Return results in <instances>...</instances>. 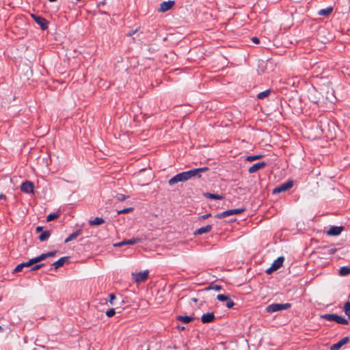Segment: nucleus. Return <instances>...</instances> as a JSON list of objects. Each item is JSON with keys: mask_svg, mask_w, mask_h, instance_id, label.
I'll return each mask as SVG.
<instances>
[{"mask_svg": "<svg viewBox=\"0 0 350 350\" xmlns=\"http://www.w3.org/2000/svg\"><path fill=\"white\" fill-rule=\"evenodd\" d=\"M270 93H271L270 90H266L258 94L257 98L258 99H264V98H267V96H269Z\"/></svg>", "mask_w": 350, "mask_h": 350, "instance_id": "nucleus-25", "label": "nucleus"}, {"mask_svg": "<svg viewBox=\"0 0 350 350\" xmlns=\"http://www.w3.org/2000/svg\"><path fill=\"white\" fill-rule=\"evenodd\" d=\"M135 31H130L128 33L127 36H131L132 35H133L135 33Z\"/></svg>", "mask_w": 350, "mask_h": 350, "instance_id": "nucleus-46", "label": "nucleus"}, {"mask_svg": "<svg viewBox=\"0 0 350 350\" xmlns=\"http://www.w3.org/2000/svg\"><path fill=\"white\" fill-rule=\"evenodd\" d=\"M116 312H115V309L113 308H111V309H109V310H107L106 312V315L108 317H112L114 314H115Z\"/></svg>", "mask_w": 350, "mask_h": 350, "instance_id": "nucleus-35", "label": "nucleus"}, {"mask_svg": "<svg viewBox=\"0 0 350 350\" xmlns=\"http://www.w3.org/2000/svg\"><path fill=\"white\" fill-rule=\"evenodd\" d=\"M282 310H284V304H273L269 305L266 308L267 312L270 313L280 311Z\"/></svg>", "mask_w": 350, "mask_h": 350, "instance_id": "nucleus-9", "label": "nucleus"}, {"mask_svg": "<svg viewBox=\"0 0 350 350\" xmlns=\"http://www.w3.org/2000/svg\"><path fill=\"white\" fill-rule=\"evenodd\" d=\"M204 196L208 198H210V199H213V200H222L224 199V196H221V195H219V194H213V193H205L204 194Z\"/></svg>", "mask_w": 350, "mask_h": 350, "instance_id": "nucleus-23", "label": "nucleus"}, {"mask_svg": "<svg viewBox=\"0 0 350 350\" xmlns=\"http://www.w3.org/2000/svg\"><path fill=\"white\" fill-rule=\"evenodd\" d=\"M177 319L183 323H188L193 321V319L188 316H178Z\"/></svg>", "mask_w": 350, "mask_h": 350, "instance_id": "nucleus-26", "label": "nucleus"}, {"mask_svg": "<svg viewBox=\"0 0 350 350\" xmlns=\"http://www.w3.org/2000/svg\"><path fill=\"white\" fill-rule=\"evenodd\" d=\"M46 258V254H42L41 255L35 257L33 258H31L29 260V264L33 265L34 264H36L42 260H44Z\"/></svg>", "mask_w": 350, "mask_h": 350, "instance_id": "nucleus-15", "label": "nucleus"}, {"mask_svg": "<svg viewBox=\"0 0 350 350\" xmlns=\"http://www.w3.org/2000/svg\"><path fill=\"white\" fill-rule=\"evenodd\" d=\"M210 216H211V214L203 215L199 217V220L200 221L204 220V219H207L208 217H209Z\"/></svg>", "mask_w": 350, "mask_h": 350, "instance_id": "nucleus-40", "label": "nucleus"}, {"mask_svg": "<svg viewBox=\"0 0 350 350\" xmlns=\"http://www.w3.org/2000/svg\"><path fill=\"white\" fill-rule=\"evenodd\" d=\"M192 300H193V301H195V302H196V301H197V299H196V298H193V299H192Z\"/></svg>", "mask_w": 350, "mask_h": 350, "instance_id": "nucleus-49", "label": "nucleus"}, {"mask_svg": "<svg viewBox=\"0 0 350 350\" xmlns=\"http://www.w3.org/2000/svg\"><path fill=\"white\" fill-rule=\"evenodd\" d=\"M252 41L254 43V44H258L259 43V39L257 38V37H253L252 38Z\"/></svg>", "mask_w": 350, "mask_h": 350, "instance_id": "nucleus-42", "label": "nucleus"}, {"mask_svg": "<svg viewBox=\"0 0 350 350\" xmlns=\"http://www.w3.org/2000/svg\"><path fill=\"white\" fill-rule=\"evenodd\" d=\"M68 259L67 257H62L58 260L55 261L52 264V266L55 269H57L60 267L63 266L66 260Z\"/></svg>", "mask_w": 350, "mask_h": 350, "instance_id": "nucleus-19", "label": "nucleus"}, {"mask_svg": "<svg viewBox=\"0 0 350 350\" xmlns=\"http://www.w3.org/2000/svg\"><path fill=\"white\" fill-rule=\"evenodd\" d=\"M290 306H291V305L289 304L286 303V309H287Z\"/></svg>", "mask_w": 350, "mask_h": 350, "instance_id": "nucleus-47", "label": "nucleus"}, {"mask_svg": "<svg viewBox=\"0 0 350 350\" xmlns=\"http://www.w3.org/2000/svg\"><path fill=\"white\" fill-rule=\"evenodd\" d=\"M141 241V239L139 238H133L126 241H122L113 244L114 247H120L124 245H134L137 243H139Z\"/></svg>", "mask_w": 350, "mask_h": 350, "instance_id": "nucleus-8", "label": "nucleus"}, {"mask_svg": "<svg viewBox=\"0 0 350 350\" xmlns=\"http://www.w3.org/2000/svg\"><path fill=\"white\" fill-rule=\"evenodd\" d=\"M109 303H110L111 305H113V300L116 299V296H115V295H114V294H110V295H109Z\"/></svg>", "mask_w": 350, "mask_h": 350, "instance_id": "nucleus-39", "label": "nucleus"}, {"mask_svg": "<svg viewBox=\"0 0 350 350\" xmlns=\"http://www.w3.org/2000/svg\"><path fill=\"white\" fill-rule=\"evenodd\" d=\"M282 191H284V183L281 184L279 187L275 188L273 191V193H278Z\"/></svg>", "mask_w": 350, "mask_h": 350, "instance_id": "nucleus-31", "label": "nucleus"}, {"mask_svg": "<svg viewBox=\"0 0 350 350\" xmlns=\"http://www.w3.org/2000/svg\"><path fill=\"white\" fill-rule=\"evenodd\" d=\"M81 234V230H77L75 232H72L71 234H70L64 241L65 243H68L75 239L77 238L78 236H79Z\"/></svg>", "mask_w": 350, "mask_h": 350, "instance_id": "nucleus-17", "label": "nucleus"}, {"mask_svg": "<svg viewBox=\"0 0 350 350\" xmlns=\"http://www.w3.org/2000/svg\"><path fill=\"white\" fill-rule=\"evenodd\" d=\"M342 346L340 344L339 342L334 344L331 346L330 350H339Z\"/></svg>", "mask_w": 350, "mask_h": 350, "instance_id": "nucleus-33", "label": "nucleus"}, {"mask_svg": "<svg viewBox=\"0 0 350 350\" xmlns=\"http://www.w3.org/2000/svg\"><path fill=\"white\" fill-rule=\"evenodd\" d=\"M265 165H266V163L264 161L256 163L254 164L253 165H252L249 168L248 172L250 174L254 173V172H257L258 170L264 167Z\"/></svg>", "mask_w": 350, "mask_h": 350, "instance_id": "nucleus-12", "label": "nucleus"}, {"mask_svg": "<svg viewBox=\"0 0 350 350\" xmlns=\"http://www.w3.org/2000/svg\"><path fill=\"white\" fill-rule=\"evenodd\" d=\"M215 319V315L213 312L204 314L201 317V321L203 323H208L213 322Z\"/></svg>", "mask_w": 350, "mask_h": 350, "instance_id": "nucleus-14", "label": "nucleus"}, {"mask_svg": "<svg viewBox=\"0 0 350 350\" xmlns=\"http://www.w3.org/2000/svg\"><path fill=\"white\" fill-rule=\"evenodd\" d=\"M174 5V1H163L160 4L159 12H165L170 10Z\"/></svg>", "mask_w": 350, "mask_h": 350, "instance_id": "nucleus-10", "label": "nucleus"}, {"mask_svg": "<svg viewBox=\"0 0 350 350\" xmlns=\"http://www.w3.org/2000/svg\"><path fill=\"white\" fill-rule=\"evenodd\" d=\"M339 273L340 275H347L350 274V267H342L340 269Z\"/></svg>", "mask_w": 350, "mask_h": 350, "instance_id": "nucleus-27", "label": "nucleus"}, {"mask_svg": "<svg viewBox=\"0 0 350 350\" xmlns=\"http://www.w3.org/2000/svg\"><path fill=\"white\" fill-rule=\"evenodd\" d=\"M294 185V180H289L287 182H286V191L293 187Z\"/></svg>", "mask_w": 350, "mask_h": 350, "instance_id": "nucleus-34", "label": "nucleus"}, {"mask_svg": "<svg viewBox=\"0 0 350 350\" xmlns=\"http://www.w3.org/2000/svg\"><path fill=\"white\" fill-rule=\"evenodd\" d=\"M212 288L215 290V291H220L221 288L219 285H214V286H212Z\"/></svg>", "mask_w": 350, "mask_h": 350, "instance_id": "nucleus-43", "label": "nucleus"}, {"mask_svg": "<svg viewBox=\"0 0 350 350\" xmlns=\"http://www.w3.org/2000/svg\"><path fill=\"white\" fill-rule=\"evenodd\" d=\"M33 184L30 181H26L21 185V189L22 191L27 193H31L33 192Z\"/></svg>", "mask_w": 350, "mask_h": 350, "instance_id": "nucleus-11", "label": "nucleus"}, {"mask_svg": "<svg viewBox=\"0 0 350 350\" xmlns=\"http://www.w3.org/2000/svg\"><path fill=\"white\" fill-rule=\"evenodd\" d=\"M343 310L345 314L350 319V301H347L345 304Z\"/></svg>", "mask_w": 350, "mask_h": 350, "instance_id": "nucleus-28", "label": "nucleus"}, {"mask_svg": "<svg viewBox=\"0 0 350 350\" xmlns=\"http://www.w3.org/2000/svg\"><path fill=\"white\" fill-rule=\"evenodd\" d=\"M217 299L220 301L226 302V306L228 308H232L234 305V301L231 299H230V297L226 295H217Z\"/></svg>", "mask_w": 350, "mask_h": 350, "instance_id": "nucleus-7", "label": "nucleus"}, {"mask_svg": "<svg viewBox=\"0 0 350 350\" xmlns=\"http://www.w3.org/2000/svg\"><path fill=\"white\" fill-rule=\"evenodd\" d=\"M31 17L36 23L40 26L42 29L45 30L48 28V22L45 18L35 14H31Z\"/></svg>", "mask_w": 350, "mask_h": 350, "instance_id": "nucleus-6", "label": "nucleus"}, {"mask_svg": "<svg viewBox=\"0 0 350 350\" xmlns=\"http://www.w3.org/2000/svg\"><path fill=\"white\" fill-rule=\"evenodd\" d=\"M207 170H208V167H200V168L193 169V170H191V172L193 177L194 176L200 177L201 176L200 173L207 171Z\"/></svg>", "mask_w": 350, "mask_h": 350, "instance_id": "nucleus-20", "label": "nucleus"}, {"mask_svg": "<svg viewBox=\"0 0 350 350\" xmlns=\"http://www.w3.org/2000/svg\"><path fill=\"white\" fill-rule=\"evenodd\" d=\"M332 11L333 8L332 6H329L325 9L320 10L318 12V14L320 16H327L332 13Z\"/></svg>", "mask_w": 350, "mask_h": 350, "instance_id": "nucleus-18", "label": "nucleus"}, {"mask_svg": "<svg viewBox=\"0 0 350 350\" xmlns=\"http://www.w3.org/2000/svg\"><path fill=\"white\" fill-rule=\"evenodd\" d=\"M44 266V263L37 264V265H35L34 266H33L31 267V270L32 271H36V270H38L39 269L43 267Z\"/></svg>", "mask_w": 350, "mask_h": 350, "instance_id": "nucleus-37", "label": "nucleus"}, {"mask_svg": "<svg viewBox=\"0 0 350 350\" xmlns=\"http://www.w3.org/2000/svg\"><path fill=\"white\" fill-rule=\"evenodd\" d=\"M36 230L37 232H42V227L41 226H38L36 228Z\"/></svg>", "mask_w": 350, "mask_h": 350, "instance_id": "nucleus-45", "label": "nucleus"}, {"mask_svg": "<svg viewBox=\"0 0 350 350\" xmlns=\"http://www.w3.org/2000/svg\"><path fill=\"white\" fill-rule=\"evenodd\" d=\"M5 198V196H4L3 194H1V195H0V198H1V199H2V198Z\"/></svg>", "mask_w": 350, "mask_h": 350, "instance_id": "nucleus-48", "label": "nucleus"}, {"mask_svg": "<svg viewBox=\"0 0 350 350\" xmlns=\"http://www.w3.org/2000/svg\"><path fill=\"white\" fill-rule=\"evenodd\" d=\"M59 214H57V213H51V214H49V215L47 216V217H46V221H52V220H54V219H55L58 218V217H59Z\"/></svg>", "mask_w": 350, "mask_h": 350, "instance_id": "nucleus-29", "label": "nucleus"}, {"mask_svg": "<svg viewBox=\"0 0 350 350\" xmlns=\"http://www.w3.org/2000/svg\"><path fill=\"white\" fill-rule=\"evenodd\" d=\"M212 229L211 225H207L206 226L202 227L196 230L194 232V234H202L204 233L209 232Z\"/></svg>", "mask_w": 350, "mask_h": 350, "instance_id": "nucleus-16", "label": "nucleus"}, {"mask_svg": "<svg viewBox=\"0 0 350 350\" xmlns=\"http://www.w3.org/2000/svg\"><path fill=\"white\" fill-rule=\"evenodd\" d=\"M116 198L119 201H124V200L128 198V196H126L124 194L119 193L116 196Z\"/></svg>", "mask_w": 350, "mask_h": 350, "instance_id": "nucleus-36", "label": "nucleus"}, {"mask_svg": "<svg viewBox=\"0 0 350 350\" xmlns=\"http://www.w3.org/2000/svg\"><path fill=\"white\" fill-rule=\"evenodd\" d=\"M336 251V248H331V249L328 250V254H334Z\"/></svg>", "mask_w": 350, "mask_h": 350, "instance_id": "nucleus-44", "label": "nucleus"}, {"mask_svg": "<svg viewBox=\"0 0 350 350\" xmlns=\"http://www.w3.org/2000/svg\"><path fill=\"white\" fill-rule=\"evenodd\" d=\"M244 211V208H234V209H230L228 211H225L222 213H218L216 217L217 218H224L228 217L232 215H238Z\"/></svg>", "mask_w": 350, "mask_h": 350, "instance_id": "nucleus-4", "label": "nucleus"}, {"mask_svg": "<svg viewBox=\"0 0 350 350\" xmlns=\"http://www.w3.org/2000/svg\"><path fill=\"white\" fill-rule=\"evenodd\" d=\"M283 262H284V257L283 256L279 257L278 259H276L273 262L271 266L269 269H267L266 273L267 274H270L273 271H276L277 269H278L280 267H281L282 266Z\"/></svg>", "mask_w": 350, "mask_h": 350, "instance_id": "nucleus-5", "label": "nucleus"}, {"mask_svg": "<svg viewBox=\"0 0 350 350\" xmlns=\"http://www.w3.org/2000/svg\"><path fill=\"white\" fill-rule=\"evenodd\" d=\"M193 176L191 170L183 172L179 174H177L172 178H170L168 181V183L170 186L174 185L179 182H185L189 179H191Z\"/></svg>", "mask_w": 350, "mask_h": 350, "instance_id": "nucleus-1", "label": "nucleus"}, {"mask_svg": "<svg viewBox=\"0 0 350 350\" xmlns=\"http://www.w3.org/2000/svg\"><path fill=\"white\" fill-rule=\"evenodd\" d=\"M349 341V337H345L343 338H342L340 341H338L340 342V344L343 346L345 345H346L348 342Z\"/></svg>", "mask_w": 350, "mask_h": 350, "instance_id": "nucleus-38", "label": "nucleus"}, {"mask_svg": "<svg viewBox=\"0 0 350 350\" xmlns=\"http://www.w3.org/2000/svg\"><path fill=\"white\" fill-rule=\"evenodd\" d=\"M105 222V220L101 217H96L94 219H91L89 221V224L90 226H98L101 225Z\"/></svg>", "mask_w": 350, "mask_h": 350, "instance_id": "nucleus-21", "label": "nucleus"}, {"mask_svg": "<svg viewBox=\"0 0 350 350\" xmlns=\"http://www.w3.org/2000/svg\"><path fill=\"white\" fill-rule=\"evenodd\" d=\"M184 329H185L184 327H181V328H180V329H182V330Z\"/></svg>", "mask_w": 350, "mask_h": 350, "instance_id": "nucleus-51", "label": "nucleus"}, {"mask_svg": "<svg viewBox=\"0 0 350 350\" xmlns=\"http://www.w3.org/2000/svg\"><path fill=\"white\" fill-rule=\"evenodd\" d=\"M262 157V156L261 154H257V155H254V156H248L247 157L246 160L249 161H255V160L260 159Z\"/></svg>", "mask_w": 350, "mask_h": 350, "instance_id": "nucleus-32", "label": "nucleus"}, {"mask_svg": "<svg viewBox=\"0 0 350 350\" xmlns=\"http://www.w3.org/2000/svg\"><path fill=\"white\" fill-rule=\"evenodd\" d=\"M48 1H50V2H55V1H56L57 0H48Z\"/></svg>", "mask_w": 350, "mask_h": 350, "instance_id": "nucleus-50", "label": "nucleus"}, {"mask_svg": "<svg viewBox=\"0 0 350 350\" xmlns=\"http://www.w3.org/2000/svg\"><path fill=\"white\" fill-rule=\"evenodd\" d=\"M149 271L148 270L137 273H132L133 281L135 283H142L145 282L148 278Z\"/></svg>", "mask_w": 350, "mask_h": 350, "instance_id": "nucleus-2", "label": "nucleus"}, {"mask_svg": "<svg viewBox=\"0 0 350 350\" xmlns=\"http://www.w3.org/2000/svg\"><path fill=\"white\" fill-rule=\"evenodd\" d=\"M133 210V208H132V207L126 208L118 211V214L121 215V214L129 213L132 212Z\"/></svg>", "mask_w": 350, "mask_h": 350, "instance_id": "nucleus-30", "label": "nucleus"}, {"mask_svg": "<svg viewBox=\"0 0 350 350\" xmlns=\"http://www.w3.org/2000/svg\"><path fill=\"white\" fill-rule=\"evenodd\" d=\"M49 237H50V232L48 230H46V231L42 232V233L40 234L39 240L40 241H44L46 239H48Z\"/></svg>", "mask_w": 350, "mask_h": 350, "instance_id": "nucleus-24", "label": "nucleus"}, {"mask_svg": "<svg viewBox=\"0 0 350 350\" xmlns=\"http://www.w3.org/2000/svg\"><path fill=\"white\" fill-rule=\"evenodd\" d=\"M323 317L327 321H335L339 324H342V325H347L348 324V321L345 318L338 316L336 314H325L324 316H323Z\"/></svg>", "mask_w": 350, "mask_h": 350, "instance_id": "nucleus-3", "label": "nucleus"}, {"mask_svg": "<svg viewBox=\"0 0 350 350\" xmlns=\"http://www.w3.org/2000/svg\"><path fill=\"white\" fill-rule=\"evenodd\" d=\"M46 254V258H48V257H51V256H55L56 254V252H49Z\"/></svg>", "mask_w": 350, "mask_h": 350, "instance_id": "nucleus-41", "label": "nucleus"}, {"mask_svg": "<svg viewBox=\"0 0 350 350\" xmlns=\"http://www.w3.org/2000/svg\"><path fill=\"white\" fill-rule=\"evenodd\" d=\"M32 266V265H29V261L26 262H23V263H21L19 264L18 265H17L16 267V268L14 269V273H17V272H20L22 271V269L24 268V267H31Z\"/></svg>", "mask_w": 350, "mask_h": 350, "instance_id": "nucleus-22", "label": "nucleus"}, {"mask_svg": "<svg viewBox=\"0 0 350 350\" xmlns=\"http://www.w3.org/2000/svg\"><path fill=\"white\" fill-rule=\"evenodd\" d=\"M342 230V227L340 226H332L327 234L329 236H338L339 235Z\"/></svg>", "mask_w": 350, "mask_h": 350, "instance_id": "nucleus-13", "label": "nucleus"}]
</instances>
